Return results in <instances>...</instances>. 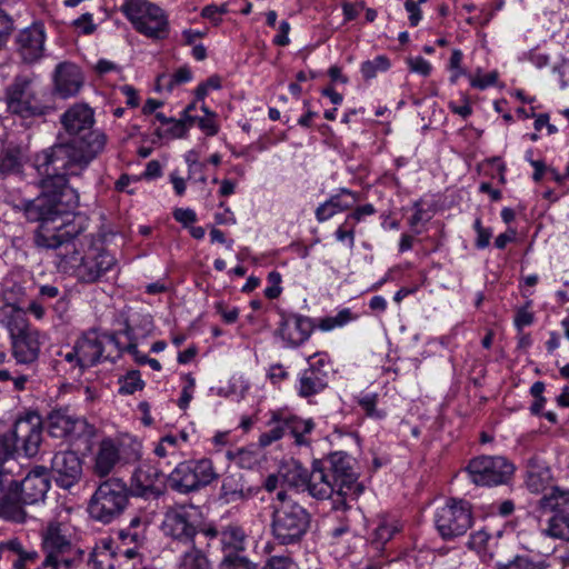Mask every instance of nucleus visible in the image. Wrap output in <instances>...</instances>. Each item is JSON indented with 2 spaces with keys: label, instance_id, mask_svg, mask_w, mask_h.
<instances>
[{
  "label": "nucleus",
  "instance_id": "obj_21",
  "mask_svg": "<svg viewBox=\"0 0 569 569\" xmlns=\"http://www.w3.org/2000/svg\"><path fill=\"white\" fill-rule=\"evenodd\" d=\"M46 340V335L32 327L12 336V355L16 361L21 365H31L37 361Z\"/></svg>",
  "mask_w": 569,
  "mask_h": 569
},
{
  "label": "nucleus",
  "instance_id": "obj_47",
  "mask_svg": "<svg viewBox=\"0 0 569 569\" xmlns=\"http://www.w3.org/2000/svg\"><path fill=\"white\" fill-rule=\"evenodd\" d=\"M284 426L281 422V415H274L272 422L270 423V429L263 433H261L259 438V443L262 447H267L272 442L279 440L284 435Z\"/></svg>",
  "mask_w": 569,
  "mask_h": 569
},
{
  "label": "nucleus",
  "instance_id": "obj_64",
  "mask_svg": "<svg viewBox=\"0 0 569 569\" xmlns=\"http://www.w3.org/2000/svg\"><path fill=\"white\" fill-rule=\"evenodd\" d=\"M263 569H298V566L289 557H271Z\"/></svg>",
  "mask_w": 569,
  "mask_h": 569
},
{
  "label": "nucleus",
  "instance_id": "obj_46",
  "mask_svg": "<svg viewBox=\"0 0 569 569\" xmlns=\"http://www.w3.org/2000/svg\"><path fill=\"white\" fill-rule=\"evenodd\" d=\"M358 405L369 418L380 420L386 417V411L377 408L378 395L376 393H365L360 396Z\"/></svg>",
  "mask_w": 569,
  "mask_h": 569
},
{
  "label": "nucleus",
  "instance_id": "obj_51",
  "mask_svg": "<svg viewBox=\"0 0 569 569\" xmlns=\"http://www.w3.org/2000/svg\"><path fill=\"white\" fill-rule=\"evenodd\" d=\"M78 558L79 557L73 556L46 553V558L39 569H71Z\"/></svg>",
  "mask_w": 569,
  "mask_h": 569
},
{
  "label": "nucleus",
  "instance_id": "obj_19",
  "mask_svg": "<svg viewBox=\"0 0 569 569\" xmlns=\"http://www.w3.org/2000/svg\"><path fill=\"white\" fill-rule=\"evenodd\" d=\"M84 74L79 66L63 61L56 66L52 76V93L61 99H70L79 94L84 86Z\"/></svg>",
  "mask_w": 569,
  "mask_h": 569
},
{
  "label": "nucleus",
  "instance_id": "obj_6",
  "mask_svg": "<svg viewBox=\"0 0 569 569\" xmlns=\"http://www.w3.org/2000/svg\"><path fill=\"white\" fill-rule=\"evenodd\" d=\"M142 443L124 435L119 439L103 438L93 452L92 470L98 477L108 476L120 463H133L141 459Z\"/></svg>",
  "mask_w": 569,
  "mask_h": 569
},
{
  "label": "nucleus",
  "instance_id": "obj_48",
  "mask_svg": "<svg viewBox=\"0 0 569 569\" xmlns=\"http://www.w3.org/2000/svg\"><path fill=\"white\" fill-rule=\"evenodd\" d=\"M390 67L388 58L385 56H377L372 60L365 61L361 64V73L366 79H372L378 72L387 71Z\"/></svg>",
  "mask_w": 569,
  "mask_h": 569
},
{
  "label": "nucleus",
  "instance_id": "obj_58",
  "mask_svg": "<svg viewBox=\"0 0 569 569\" xmlns=\"http://www.w3.org/2000/svg\"><path fill=\"white\" fill-rule=\"evenodd\" d=\"M520 60H527L531 62L536 68L541 69L549 64L550 57L539 50H529L523 52Z\"/></svg>",
  "mask_w": 569,
  "mask_h": 569
},
{
  "label": "nucleus",
  "instance_id": "obj_30",
  "mask_svg": "<svg viewBox=\"0 0 569 569\" xmlns=\"http://www.w3.org/2000/svg\"><path fill=\"white\" fill-rule=\"evenodd\" d=\"M0 556L12 563V569H27L29 562H33L37 558L34 551H27L23 549L18 539H11L0 543Z\"/></svg>",
  "mask_w": 569,
  "mask_h": 569
},
{
  "label": "nucleus",
  "instance_id": "obj_9",
  "mask_svg": "<svg viewBox=\"0 0 569 569\" xmlns=\"http://www.w3.org/2000/svg\"><path fill=\"white\" fill-rule=\"evenodd\" d=\"M42 420L36 412H29L17 419L10 436L0 437V460L8 459L14 450L21 448L26 456L32 457L41 443Z\"/></svg>",
  "mask_w": 569,
  "mask_h": 569
},
{
  "label": "nucleus",
  "instance_id": "obj_14",
  "mask_svg": "<svg viewBox=\"0 0 569 569\" xmlns=\"http://www.w3.org/2000/svg\"><path fill=\"white\" fill-rule=\"evenodd\" d=\"M217 478L212 461L200 459L179 462L169 477L170 485L179 492L187 493L208 486Z\"/></svg>",
  "mask_w": 569,
  "mask_h": 569
},
{
  "label": "nucleus",
  "instance_id": "obj_54",
  "mask_svg": "<svg viewBox=\"0 0 569 569\" xmlns=\"http://www.w3.org/2000/svg\"><path fill=\"white\" fill-rule=\"evenodd\" d=\"M468 77H469L471 87L479 89V90H485V89L492 87L497 83L498 72L491 71V72L482 74L480 71H478L475 76L469 74Z\"/></svg>",
  "mask_w": 569,
  "mask_h": 569
},
{
  "label": "nucleus",
  "instance_id": "obj_25",
  "mask_svg": "<svg viewBox=\"0 0 569 569\" xmlns=\"http://www.w3.org/2000/svg\"><path fill=\"white\" fill-rule=\"evenodd\" d=\"M46 33L42 24L34 23L17 36L18 51L22 59L32 63L43 56Z\"/></svg>",
  "mask_w": 569,
  "mask_h": 569
},
{
  "label": "nucleus",
  "instance_id": "obj_55",
  "mask_svg": "<svg viewBox=\"0 0 569 569\" xmlns=\"http://www.w3.org/2000/svg\"><path fill=\"white\" fill-rule=\"evenodd\" d=\"M221 78L217 74L209 77L204 82L198 84L194 90L197 101H203L204 98L212 90H219L221 88Z\"/></svg>",
  "mask_w": 569,
  "mask_h": 569
},
{
  "label": "nucleus",
  "instance_id": "obj_33",
  "mask_svg": "<svg viewBox=\"0 0 569 569\" xmlns=\"http://www.w3.org/2000/svg\"><path fill=\"white\" fill-rule=\"evenodd\" d=\"M0 323L9 330L10 337L31 328L27 323L26 312L12 303L0 308Z\"/></svg>",
  "mask_w": 569,
  "mask_h": 569
},
{
  "label": "nucleus",
  "instance_id": "obj_26",
  "mask_svg": "<svg viewBox=\"0 0 569 569\" xmlns=\"http://www.w3.org/2000/svg\"><path fill=\"white\" fill-rule=\"evenodd\" d=\"M50 488V480L44 467L32 469L21 482H18V493L23 503L33 505L42 501Z\"/></svg>",
  "mask_w": 569,
  "mask_h": 569
},
{
  "label": "nucleus",
  "instance_id": "obj_24",
  "mask_svg": "<svg viewBox=\"0 0 569 569\" xmlns=\"http://www.w3.org/2000/svg\"><path fill=\"white\" fill-rule=\"evenodd\" d=\"M191 432L188 429H180L163 435L154 446L153 452L156 457L171 465L177 462L184 456V448L190 442Z\"/></svg>",
  "mask_w": 569,
  "mask_h": 569
},
{
  "label": "nucleus",
  "instance_id": "obj_16",
  "mask_svg": "<svg viewBox=\"0 0 569 569\" xmlns=\"http://www.w3.org/2000/svg\"><path fill=\"white\" fill-rule=\"evenodd\" d=\"M539 506L542 510L553 512L542 532L551 538L569 541V491L551 488L540 498Z\"/></svg>",
  "mask_w": 569,
  "mask_h": 569
},
{
  "label": "nucleus",
  "instance_id": "obj_18",
  "mask_svg": "<svg viewBox=\"0 0 569 569\" xmlns=\"http://www.w3.org/2000/svg\"><path fill=\"white\" fill-rule=\"evenodd\" d=\"M47 429L53 438L70 440L90 438L94 433V427L86 419L76 417L63 409L54 410L48 416Z\"/></svg>",
  "mask_w": 569,
  "mask_h": 569
},
{
  "label": "nucleus",
  "instance_id": "obj_50",
  "mask_svg": "<svg viewBox=\"0 0 569 569\" xmlns=\"http://www.w3.org/2000/svg\"><path fill=\"white\" fill-rule=\"evenodd\" d=\"M307 361L308 370L312 371L313 373L319 372L326 375L328 378L331 370V361L327 352H316L312 356H309Z\"/></svg>",
  "mask_w": 569,
  "mask_h": 569
},
{
  "label": "nucleus",
  "instance_id": "obj_3",
  "mask_svg": "<svg viewBox=\"0 0 569 569\" xmlns=\"http://www.w3.org/2000/svg\"><path fill=\"white\" fill-rule=\"evenodd\" d=\"M307 491L316 499H332L336 509L346 508L348 500H356L363 491L352 468V459L341 452L333 453L329 466L313 462L308 477Z\"/></svg>",
  "mask_w": 569,
  "mask_h": 569
},
{
  "label": "nucleus",
  "instance_id": "obj_60",
  "mask_svg": "<svg viewBox=\"0 0 569 569\" xmlns=\"http://www.w3.org/2000/svg\"><path fill=\"white\" fill-rule=\"evenodd\" d=\"M375 212H376V209L370 203L360 206L346 217L347 223L352 222L356 226L358 222L362 221L366 217L372 216Z\"/></svg>",
  "mask_w": 569,
  "mask_h": 569
},
{
  "label": "nucleus",
  "instance_id": "obj_12",
  "mask_svg": "<svg viewBox=\"0 0 569 569\" xmlns=\"http://www.w3.org/2000/svg\"><path fill=\"white\" fill-rule=\"evenodd\" d=\"M42 549L46 553L80 557L77 532L70 522L69 511L64 510L42 529Z\"/></svg>",
  "mask_w": 569,
  "mask_h": 569
},
{
  "label": "nucleus",
  "instance_id": "obj_44",
  "mask_svg": "<svg viewBox=\"0 0 569 569\" xmlns=\"http://www.w3.org/2000/svg\"><path fill=\"white\" fill-rule=\"evenodd\" d=\"M491 536L486 530L473 532L468 541L470 549L475 550L483 559L491 558Z\"/></svg>",
  "mask_w": 569,
  "mask_h": 569
},
{
  "label": "nucleus",
  "instance_id": "obj_7",
  "mask_svg": "<svg viewBox=\"0 0 569 569\" xmlns=\"http://www.w3.org/2000/svg\"><path fill=\"white\" fill-rule=\"evenodd\" d=\"M121 12L140 34L163 40L169 36V17L164 9L149 0H126Z\"/></svg>",
  "mask_w": 569,
  "mask_h": 569
},
{
  "label": "nucleus",
  "instance_id": "obj_31",
  "mask_svg": "<svg viewBox=\"0 0 569 569\" xmlns=\"http://www.w3.org/2000/svg\"><path fill=\"white\" fill-rule=\"evenodd\" d=\"M281 422L288 430L298 446H308L310 443L309 435L315 429L312 419H302L292 415H281Z\"/></svg>",
  "mask_w": 569,
  "mask_h": 569
},
{
  "label": "nucleus",
  "instance_id": "obj_20",
  "mask_svg": "<svg viewBox=\"0 0 569 569\" xmlns=\"http://www.w3.org/2000/svg\"><path fill=\"white\" fill-rule=\"evenodd\" d=\"M313 320L307 316L288 315L281 318L277 336L287 348H296L306 342L315 330Z\"/></svg>",
  "mask_w": 569,
  "mask_h": 569
},
{
  "label": "nucleus",
  "instance_id": "obj_27",
  "mask_svg": "<svg viewBox=\"0 0 569 569\" xmlns=\"http://www.w3.org/2000/svg\"><path fill=\"white\" fill-rule=\"evenodd\" d=\"M161 472L149 462L140 463L131 477V491L134 496L150 497L161 493Z\"/></svg>",
  "mask_w": 569,
  "mask_h": 569
},
{
  "label": "nucleus",
  "instance_id": "obj_32",
  "mask_svg": "<svg viewBox=\"0 0 569 569\" xmlns=\"http://www.w3.org/2000/svg\"><path fill=\"white\" fill-rule=\"evenodd\" d=\"M328 386L326 375L305 369L298 375L297 391L302 398H308L323 391Z\"/></svg>",
  "mask_w": 569,
  "mask_h": 569
},
{
  "label": "nucleus",
  "instance_id": "obj_1",
  "mask_svg": "<svg viewBox=\"0 0 569 569\" xmlns=\"http://www.w3.org/2000/svg\"><path fill=\"white\" fill-rule=\"evenodd\" d=\"M43 192L34 199H17L10 201L12 207L24 213L32 222H39L34 231V243L39 248L66 252L72 242L80 239V227L74 222L73 213L62 208L78 204V196L67 186L62 174L42 176Z\"/></svg>",
  "mask_w": 569,
  "mask_h": 569
},
{
  "label": "nucleus",
  "instance_id": "obj_38",
  "mask_svg": "<svg viewBox=\"0 0 569 569\" xmlns=\"http://www.w3.org/2000/svg\"><path fill=\"white\" fill-rule=\"evenodd\" d=\"M551 481L550 469L543 465L531 462L527 471L526 485L531 492L545 491Z\"/></svg>",
  "mask_w": 569,
  "mask_h": 569
},
{
  "label": "nucleus",
  "instance_id": "obj_45",
  "mask_svg": "<svg viewBox=\"0 0 569 569\" xmlns=\"http://www.w3.org/2000/svg\"><path fill=\"white\" fill-rule=\"evenodd\" d=\"M143 388L144 381L141 379L140 372L137 370H131L119 378V393L121 395H133Z\"/></svg>",
  "mask_w": 569,
  "mask_h": 569
},
{
  "label": "nucleus",
  "instance_id": "obj_49",
  "mask_svg": "<svg viewBox=\"0 0 569 569\" xmlns=\"http://www.w3.org/2000/svg\"><path fill=\"white\" fill-rule=\"evenodd\" d=\"M227 457L241 468L250 469L258 462L257 453L253 450L239 448L234 451L228 450Z\"/></svg>",
  "mask_w": 569,
  "mask_h": 569
},
{
  "label": "nucleus",
  "instance_id": "obj_34",
  "mask_svg": "<svg viewBox=\"0 0 569 569\" xmlns=\"http://www.w3.org/2000/svg\"><path fill=\"white\" fill-rule=\"evenodd\" d=\"M193 79L192 70L187 67H180L173 73H162L156 81V91L159 93H171L177 87L188 83Z\"/></svg>",
  "mask_w": 569,
  "mask_h": 569
},
{
  "label": "nucleus",
  "instance_id": "obj_17",
  "mask_svg": "<svg viewBox=\"0 0 569 569\" xmlns=\"http://www.w3.org/2000/svg\"><path fill=\"white\" fill-rule=\"evenodd\" d=\"M467 469L471 481L480 486L505 483L513 473V466L503 457H478L469 462Z\"/></svg>",
  "mask_w": 569,
  "mask_h": 569
},
{
  "label": "nucleus",
  "instance_id": "obj_8",
  "mask_svg": "<svg viewBox=\"0 0 569 569\" xmlns=\"http://www.w3.org/2000/svg\"><path fill=\"white\" fill-rule=\"evenodd\" d=\"M121 331L114 336L99 335L97 331H89L81 336L74 347L63 355L64 361L72 368H78L81 373L84 369L97 365L102 358L111 356L103 355L109 347H116L122 352L123 343L120 341Z\"/></svg>",
  "mask_w": 569,
  "mask_h": 569
},
{
  "label": "nucleus",
  "instance_id": "obj_35",
  "mask_svg": "<svg viewBox=\"0 0 569 569\" xmlns=\"http://www.w3.org/2000/svg\"><path fill=\"white\" fill-rule=\"evenodd\" d=\"M251 490L246 488L240 475H227L221 485V498L226 503L237 502L247 499Z\"/></svg>",
  "mask_w": 569,
  "mask_h": 569
},
{
  "label": "nucleus",
  "instance_id": "obj_42",
  "mask_svg": "<svg viewBox=\"0 0 569 569\" xmlns=\"http://www.w3.org/2000/svg\"><path fill=\"white\" fill-rule=\"evenodd\" d=\"M401 525L398 519L390 516H382L378 519L377 526L375 527L371 539L377 545H385L388 542L397 532H399Z\"/></svg>",
  "mask_w": 569,
  "mask_h": 569
},
{
  "label": "nucleus",
  "instance_id": "obj_61",
  "mask_svg": "<svg viewBox=\"0 0 569 569\" xmlns=\"http://www.w3.org/2000/svg\"><path fill=\"white\" fill-rule=\"evenodd\" d=\"M498 569H542V566L531 561L527 557H517L509 563L499 566Z\"/></svg>",
  "mask_w": 569,
  "mask_h": 569
},
{
  "label": "nucleus",
  "instance_id": "obj_63",
  "mask_svg": "<svg viewBox=\"0 0 569 569\" xmlns=\"http://www.w3.org/2000/svg\"><path fill=\"white\" fill-rule=\"evenodd\" d=\"M552 72L557 76L560 88L565 89L569 84V59H562L553 67Z\"/></svg>",
  "mask_w": 569,
  "mask_h": 569
},
{
  "label": "nucleus",
  "instance_id": "obj_5",
  "mask_svg": "<svg viewBox=\"0 0 569 569\" xmlns=\"http://www.w3.org/2000/svg\"><path fill=\"white\" fill-rule=\"evenodd\" d=\"M271 509L270 529L274 540L281 546L299 545L310 528L309 512L287 490H279L272 497Z\"/></svg>",
  "mask_w": 569,
  "mask_h": 569
},
{
  "label": "nucleus",
  "instance_id": "obj_41",
  "mask_svg": "<svg viewBox=\"0 0 569 569\" xmlns=\"http://www.w3.org/2000/svg\"><path fill=\"white\" fill-rule=\"evenodd\" d=\"M178 569H211V566L206 555L192 543L181 551Z\"/></svg>",
  "mask_w": 569,
  "mask_h": 569
},
{
  "label": "nucleus",
  "instance_id": "obj_56",
  "mask_svg": "<svg viewBox=\"0 0 569 569\" xmlns=\"http://www.w3.org/2000/svg\"><path fill=\"white\" fill-rule=\"evenodd\" d=\"M473 229L477 233L475 244L478 249H485L489 246L492 237V230L485 228L480 218H477L473 222Z\"/></svg>",
  "mask_w": 569,
  "mask_h": 569
},
{
  "label": "nucleus",
  "instance_id": "obj_28",
  "mask_svg": "<svg viewBox=\"0 0 569 569\" xmlns=\"http://www.w3.org/2000/svg\"><path fill=\"white\" fill-rule=\"evenodd\" d=\"M358 201L359 197L356 192L342 188L317 207L316 219L320 223L328 221L337 213L351 209Z\"/></svg>",
  "mask_w": 569,
  "mask_h": 569
},
{
  "label": "nucleus",
  "instance_id": "obj_40",
  "mask_svg": "<svg viewBox=\"0 0 569 569\" xmlns=\"http://www.w3.org/2000/svg\"><path fill=\"white\" fill-rule=\"evenodd\" d=\"M282 482L297 489H308V471L297 461H292L280 469Z\"/></svg>",
  "mask_w": 569,
  "mask_h": 569
},
{
  "label": "nucleus",
  "instance_id": "obj_62",
  "mask_svg": "<svg viewBox=\"0 0 569 569\" xmlns=\"http://www.w3.org/2000/svg\"><path fill=\"white\" fill-rule=\"evenodd\" d=\"M173 218L183 227H189L197 221V213L190 208H176L173 210Z\"/></svg>",
  "mask_w": 569,
  "mask_h": 569
},
{
  "label": "nucleus",
  "instance_id": "obj_39",
  "mask_svg": "<svg viewBox=\"0 0 569 569\" xmlns=\"http://www.w3.org/2000/svg\"><path fill=\"white\" fill-rule=\"evenodd\" d=\"M357 319L358 315L355 313L350 308H342L338 310L333 316L320 318L316 325V328H318L320 331L329 332L343 328Z\"/></svg>",
  "mask_w": 569,
  "mask_h": 569
},
{
  "label": "nucleus",
  "instance_id": "obj_36",
  "mask_svg": "<svg viewBox=\"0 0 569 569\" xmlns=\"http://www.w3.org/2000/svg\"><path fill=\"white\" fill-rule=\"evenodd\" d=\"M206 535L211 538L219 536L224 550L239 551L244 548L246 535L240 527L229 526L221 532L210 528L206 530Z\"/></svg>",
  "mask_w": 569,
  "mask_h": 569
},
{
  "label": "nucleus",
  "instance_id": "obj_57",
  "mask_svg": "<svg viewBox=\"0 0 569 569\" xmlns=\"http://www.w3.org/2000/svg\"><path fill=\"white\" fill-rule=\"evenodd\" d=\"M407 64L411 72L422 77H428L432 71V64L420 56L408 58Z\"/></svg>",
  "mask_w": 569,
  "mask_h": 569
},
{
  "label": "nucleus",
  "instance_id": "obj_29",
  "mask_svg": "<svg viewBox=\"0 0 569 569\" xmlns=\"http://www.w3.org/2000/svg\"><path fill=\"white\" fill-rule=\"evenodd\" d=\"M18 481H14L11 491L8 487L0 497V518L13 522L24 521L26 512L18 500Z\"/></svg>",
  "mask_w": 569,
  "mask_h": 569
},
{
  "label": "nucleus",
  "instance_id": "obj_52",
  "mask_svg": "<svg viewBox=\"0 0 569 569\" xmlns=\"http://www.w3.org/2000/svg\"><path fill=\"white\" fill-rule=\"evenodd\" d=\"M249 382L242 375H233L227 386L224 397L234 396L243 398L249 390Z\"/></svg>",
  "mask_w": 569,
  "mask_h": 569
},
{
  "label": "nucleus",
  "instance_id": "obj_15",
  "mask_svg": "<svg viewBox=\"0 0 569 569\" xmlns=\"http://www.w3.org/2000/svg\"><path fill=\"white\" fill-rule=\"evenodd\" d=\"M199 522V510L193 506H178L164 515L163 533L177 545L190 547L194 543Z\"/></svg>",
  "mask_w": 569,
  "mask_h": 569
},
{
  "label": "nucleus",
  "instance_id": "obj_13",
  "mask_svg": "<svg viewBox=\"0 0 569 569\" xmlns=\"http://www.w3.org/2000/svg\"><path fill=\"white\" fill-rule=\"evenodd\" d=\"M435 525L440 536L451 540L463 536L472 526V515L467 501L448 499L435 512Z\"/></svg>",
  "mask_w": 569,
  "mask_h": 569
},
{
  "label": "nucleus",
  "instance_id": "obj_11",
  "mask_svg": "<svg viewBox=\"0 0 569 569\" xmlns=\"http://www.w3.org/2000/svg\"><path fill=\"white\" fill-rule=\"evenodd\" d=\"M4 102L9 112L22 118L44 116L49 111V107L39 98L33 78L29 76L14 78L6 89Z\"/></svg>",
  "mask_w": 569,
  "mask_h": 569
},
{
  "label": "nucleus",
  "instance_id": "obj_23",
  "mask_svg": "<svg viewBox=\"0 0 569 569\" xmlns=\"http://www.w3.org/2000/svg\"><path fill=\"white\" fill-rule=\"evenodd\" d=\"M152 328L153 322L150 316L142 317L139 326H131L127 323L120 335V337H124L127 339V342L123 343L122 351L131 353L139 363H148L153 370L160 371L162 367L157 359L140 356L138 351L139 339L150 336Z\"/></svg>",
  "mask_w": 569,
  "mask_h": 569
},
{
  "label": "nucleus",
  "instance_id": "obj_10",
  "mask_svg": "<svg viewBox=\"0 0 569 569\" xmlns=\"http://www.w3.org/2000/svg\"><path fill=\"white\" fill-rule=\"evenodd\" d=\"M128 502L127 486L118 479L102 482L93 493L88 510L90 516L103 523L119 517Z\"/></svg>",
  "mask_w": 569,
  "mask_h": 569
},
{
  "label": "nucleus",
  "instance_id": "obj_43",
  "mask_svg": "<svg viewBox=\"0 0 569 569\" xmlns=\"http://www.w3.org/2000/svg\"><path fill=\"white\" fill-rule=\"evenodd\" d=\"M24 157L19 150H8L0 158L2 174H18L22 171Z\"/></svg>",
  "mask_w": 569,
  "mask_h": 569
},
{
  "label": "nucleus",
  "instance_id": "obj_2",
  "mask_svg": "<svg viewBox=\"0 0 569 569\" xmlns=\"http://www.w3.org/2000/svg\"><path fill=\"white\" fill-rule=\"evenodd\" d=\"M60 121L64 131L78 140L37 154L34 168L40 176H77L104 149L106 136L92 131L94 112L87 103L72 104Z\"/></svg>",
  "mask_w": 569,
  "mask_h": 569
},
{
  "label": "nucleus",
  "instance_id": "obj_59",
  "mask_svg": "<svg viewBox=\"0 0 569 569\" xmlns=\"http://www.w3.org/2000/svg\"><path fill=\"white\" fill-rule=\"evenodd\" d=\"M220 569H256V567L244 558L227 556L221 562Z\"/></svg>",
  "mask_w": 569,
  "mask_h": 569
},
{
  "label": "nucleus",
  "instance_id": "obj_37",
  "mask_svg": "<svg viewBox=\"0 0 569 569\" xmlns=\"http://www.w3.org/2000/svg\"><path fill=\"white\" fill-rule=\"evenodd\" d=\"M90 563L93 569H114V551L111 539L102 538L96 543Z\"/></svg>",
  "mask_w": 569,
  "mask_h": 569
},
{
  "label": "nucleus",
  "instance_id": "obj_4",
  "mask_svg": "<svg viewBox=\"0 0 569 569\" xmlns=\"http://www.w3.org/2000/svg\"><path fill=\"white\" fill-rule=\"evenodd\" d=\"M116 263L114 256L92 236L77 239L66 252H59L57 256L58 269L84 284L98 282L116 267Z\"/></svg>",
  "mask_w": 569,
  "mask_h": 569
},
{
  "label": "nucleus",
  "instance_id": "obj_53",
  "mask_svg": "<svg viewBox=\"0 0 569 569\" xmlns=\"http://www.w3.org/2000/svg\"><path fill=\"white\" fill-rule=\"evenodd\" d=\"M355 223H347V219H345L335 232L337 241L352 249L355 247Z\"/></svg>",
  "mask_w": 569,
  "mask_h": 569
},
{
  "label": "nucleus",
  "instance_id": "obj_22",
  "mask_svg": "<svg viewBox=\"0 0 569 569\" xmlns=\"http://www.w3.org/2000/svg\"><path fill=\"white\" fill-rule=\"evenodd\" d=\"M51 471L57 485L69 489L81 479L82 462L76 452L61 451L53 456Z\"/></svg>",
  "mask_w": 569,
  "mask_h": 569
}]
</instances>
